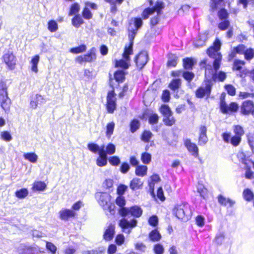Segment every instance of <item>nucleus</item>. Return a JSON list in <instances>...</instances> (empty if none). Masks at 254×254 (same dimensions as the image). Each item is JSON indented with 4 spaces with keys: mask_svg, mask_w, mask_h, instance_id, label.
Returning <instances> with one entry per match:
<instances>
[{
    "mask_svg": "<svg viewBox=\"0 0 254 254\" xmlns=\"http://www.w3.org/2000/svg\"><path fill=\"white\" fill-rule=\"evenodd\" d=\"M116 98L114 91L113 90L109 92L107 97V108L109 113H112L115 110L116 106Z\"/></svg>",
    "mask_w": 254,
    "mask_h": 254,
    "instance_id": "10",
    "label": "nucleus"
},
{
    "mask_svg": "<svg viewBox=\"0 0 254 254\" xmlns=\"http://www.w3.org/2000/svg\"><path fill=\"white\" fill-rule=\"evenodd\" d=\"M84 56L85 62H92L94 61L96 59V49L95 48H92L89 50V52L87 54L84 55Z\"/></svg>",
    "mask_w": 254,
    "mask_h": 254,
    "instance_id": "24",
    "label": "nucleus"
},
{
    "mask_svg": "<svg viewBox=\"0 0 254 254\" xmlns=\"http://www.w3.org/2000/svg\"><path fill=\"white\" fill-rule=\"evenodd\" d=\"M199 135L198 143L200 145H203L206 143L208 138L206 135L207 128L206 127L201 126L199 127Z\"/></svg>",
    "mask_w": 254,
    "mask_h": 254,
    "instance_id": "18",
    "label": "nucleus"
},
{
    "mask_svg": "<svg viewBox=\"0 0 254 254\" xmlns=\"http://www.w3.org/2000/svg\"><path fill=\"white\" fill-rule=\"evenodd\" d=\"M148 60V56L146 52L143 51L138 54L135 58V62L137 66L140 69L142 68Z\"/></svg>",
    "mask_w": 254,
    "mask_h": 254,
    "instance_id": "11",
    "label": "nucleus"
},
{
    "mask_svg": "<svg viewBox=\"0 0 254 254\" xmlns=\"http://www.w3.org/2000/svg\"><path fill=\"white\" fill-rule=\"evenodd\" d=\"M126 203V200L125 197L123 196L119 195L116 199V204L120 207L118 212L120 214V211L123 208H127L125 207Z\"/></svg>",
    "mask_w": 254,
    "mask_h": 254,
    "instance_id": "32",
    "label": "nucleus"
},
{
    "mask_svg": "<svg viewBox=\"0 0 254 254\" xmlns=\"http://www.w3.org/2000/svg\"><path fill=\"white\" fill-rule=\"evenodd\" d=\"M164 7V4L162 1H157L154 7L152 8L153 9V11H156L158 14H159L160 11Z\"/></svg>",
    "mask_w": 254,
    "mask_h": 254,
    "instance_id": "52",
    "label": "nucleus"
},
{
    "mask_svg": "<svg viewBox=\"0 0 254 254\" xmlns=\"http://www.w3.org/2000/svg\"><path fill=\"white\" fill-rule=\"evenodd\" d=\"M86 49V46L85 45H81L78 47L71 48L69 51L73 54H79L85 52Z\"/></svg>",
    "mask_w": 254,
    "mask_h": 254,
    "instance_id": "39",
    "label": "nucleus"
},
{
    "mask_svg": "<svg viewBox=\"0 0 254 254\" xmlns=\"http://www.w3.org/2000/svg\"><path fill=\"white\" fill-rule=\"evenodd\" d=\"M48 28L51 32H56L58 29L57 23L54 20H50L48 24Z\"/></svg>",
    "mask_w": 254,
    "mask_h": 254,
    "instance_id": "49",
    "label": "nucleus"
},
{
    "mask_svg": "<svg viewBox=\"0 0 254 254\" xmlns=\"http://www.w3.org/2000/svg\"><path fill=\"white\" fill-rule=\"evenodd\" d=\"M105 251L104 248H99L96 249L86 251L83 252V254H101Z\"/></svg>",
    "mask_w": 254,
    "mask_h": 254,
    "instance_id": "54",
    "label": "nucleus"
},
{
    "mask_svg": "<svg viewBox=\"0 0 254 254\" xmlns=\"http://www.w3.org/2000/svg\"><path fill=\"white\" fill-rule=\"evenodd\" d=\"M173 212L176 217L185 221H187L191 216V210L188 203H181L176 205Z\"/></svg>",
    "mask_w": 254,
    "mask_h": 254,
    "instance_id": "4",
    "label": "nucleus"
},
{
    "mask_svg": "<svg viewBox=\"0 0 254 254\" xmlns=\"http://www.w3.org/2000/svg\"><path fill=\"white\" fill-rule=\"evenodd\" d=\"M243 194L244 198L247 201L251 200L254 196L253 191L249 189H245L244 190Z\"/></svg>",
    "mask_w": 254,
    "mask_h": 254,
    "instance_id": "44",
    "label": "nucleus"
},
{
    "mask_svg": "<svg viewBox=\"0 0 254 254\" xmlns=\"http://www.w3.org/2000/svg\"><path fill=\"white\" fill-rule=\"evenodd\" d=\"M137 223V221L135 219H132L129 221L126 218H122L120 220L119 225L122 228L123 232L129 234L131 229L136 226Z\"/></svg>",
    "mask_w": 254,
    "mask_h": 254,
    "instance_id": "8",
    "label": "nucleus"
},
{
    "mask_svg": "<svg viewBox=\"0 0 254 254\" xmlns=\"http://www.w3.org/2000/svg\"><path fill=\"white\" fill-rule=\"evenodd\" d=\"M1 97H8L7 86L3 82H0V98Z\"/></svg>",
    "mask_w": 254,
    "mask_h": 254,
    "instance_id": "45",
    "label": "nucleus"
},
{
    "mask_svg": "<svg viewBox=\"0 0 254 254\" xmlns=\"http://www.w3.org/2000/svg\"><path fill=\"white\" fill-rule=\"evenodd\" d=\"M46 246L47 249L50 251L52 254H56V251L57 250V248L56 246H55L53 243L47 242Z\"/></svg>",
    "mask_w": 254,
    "mask_h": 254,
    "instance_id": "60",
    "label": "nucleus"
},
{
    "mask_svg": "<svg viewBox=\"0 0 254 254\" xmlns=\"http://www.w3.org/2000/svg\"><path fill=\"white\" fill-rule=\"evenodd\" d=\"M109 162L113 166H118L120 163V159L118 157L114 156L109 158Z\"/></svg>",
    "mask_w": 254,
    "mask_h": 254,
    "instance_id": "63",
    "label": "nucleus"
},
{
    "mask_svg": "<svg viewBox=\"0 0 254 254\" xmlns=\"http://www.w3.org/2000/svg\"><path fill=\"white\" fill-rule=\"evenodd\" d=\"M220 41L218 40H216L214 43V46L210 47L207 51V53L209 56L214 59L213 67L216 71L219 68L222 59V56L220 53L218 52L220 49Z\"/></svg>",
    "mask_w": 254,
    "mask_h": 254,
    "instance_id": "3",
    "label": "nucleus"
},
{
    "mask_svg": "<svg viewBox=\"0 0 254 254\" xmlns=\"http://www.w3.org/2000/svg\"><path fill=\"white\" fill-rule=\"evenodd\" d=\"M23 157L25 160L32 163H36L38 159V155L34 152L24 153Z\"/></svg>",
    "mask_w": 254,
    "mask_h": 254,
    "instance_id": "26",
    "label": "nucleus"
},
{
    "mask_svg": "<svg viewBox=\"0 0 254 254\" xmlns=\"http://www.w3.org/2000/svg\"><path fill=\"white\" fill-rule=\"evenodd\" d=\"M115 126V123L113 122L107 124L106 126V135L108 138H110L111 136L113 133Z\"/></svg>",
    "mask_w": 254,
    "mask_h": 254,
    "instance_id": "40",
    "label": "nucleus"
},
{
    "mask_svg": "<svg viewBox=\"0 0 254 254\" xmlns=\"http://www.w3.org/2000/svg\"><path fill=\"white\" fill-rule=\"evenodd\" d=\"M183 76L188 81H190L193 78L194 75L192 72L189 71L183 72Z\"/></svg>",
    "mask_w": 254,
    "mask_h": 254,
    "instance_id": "64",
    "label": "nucleus"
},
{
    "mask_svg": "<svg viewBox=\"0 0 254 254\" xmlns=\"http://www.w3.org/2000/svg\"><path fill=\"white\" fill-rule=\"evenodd\" d=\"M254 109V102L251 100H247L243 103L241 107V112L243 115H249L252 113Z\"/></svg>",
    "mask_w": 254,
    "mask_h": 254,
    "instance_id": "15",
    "label": "nucleus"
},
{
    "mask_svg": "<svg viewBox=\"0 0 254 254\" xmlns=\"http://www.w3.org/2000/svg\"><path fill=\"white\" fill-rule=\"evenodd\" d=\"M141 159L144 164H148L151 161V155L148 153L144 152L141 154Z\"/></svg>",
    "mask_w": 254,
    "mask_h": 254,
    "instance_id": "51",
    "label": "nucleus"
},
{
    "mask_svg": "<svg viewBox=\"0 0 254 254\" xmlns=\"http://www.w3.org/2000/svg\"><path fill=\"white\" fill-rule=\"evenodd\" d=\"M212 83L210 81H206L196 91L195 95L197 98H201L205 96H208L210 94Z\"/></svg>",
    "mask_w": 254,
    "mask_h": 254,
    "instance_id": "7",
    "label": "nucleus"
},
{
    "mask_svg": "<svg viewBox=\"0 0 254 254\" xmlns=\"http://www.w3.org/2000/svg\"><path fill=\"white\" fill-rule=\"evenodd\" d=\"M246 47L243 45H240L234 48L232 52V53L230 54L229 56L231 58H233L235 57L236 53L238 54H243L246 51Z\"/></svg>",
    "mask_w": 254,
    "mask_h": 254,
    "instance_id": "30",
    "label": "nucleus"
},
{
    "mask_svg": "<svg viewBox=\"0 0 254 254\" xmlns=\"http://www.w3.org/2000/svg\"><path fill=\"white\" fill-rule=\"evenodd\" d=\"M207 39V33L206 32L200 34L198 38L194 42V45L196 48H199L205 45Z\"/></svg>",
    "mask_w": 254,
    "mask_h": 254,
    "instance_id": "23",
    "label": "nucleus"
},
{
    "mask_svg": "<svg viewBox=\"0 0 254 254\" xmlns=\"http://www.w3.org/2000/svg\"><path fill=\"white\" fill-rule=\"evenodd\" d=\"M145 115L148 119V122L151 125L156 124L158 122L159 116L153 111H148L145 113Z\"/></svg>",
    "mask_w": 254,
    "mask_h": 254,
    "instance_id": "22",
    "label": "nucleus"
},
{
    "mask_svg": "<svg viewBox=\"0 0 254 254\" xmlns=\"http://www.w3.org/2000/svg\"><path fill=\"white\" fill-rule=\"evenodd\" d=\"M142 214V210L140 206L134 205L131 207L123 208L120 211V215L123 217L130 215L135 217H139Z\"/></svg>",
    "mask_w": 254,
    "mask_h": 254,
    "instance_id": "6",
    "label": "nucleus"
},
{
    "mask_svg": "<svg viewBox=\"0 0 254 254\" xmlns=\"http://www.w3.org/2000/svg\"><path fill=\"white\" fill-rule=\"evenodd\" d=\"M5 64L9 69H13L16 64V58L12 53L7 52L3 56Z\"/></svg>",
    "mask_w": 254,
    "mask_h": 254,
    "instance_id": "12",
    "label": "nucleus"
},
{
    "mask_svg": "<svg viewBox=\"0 0 254 254\" xmlns=\"http://www.w3.org/2000/svg\"><path fill=\"white\" fill-rule=\"evenodd\" d=\"M194 63L193 59L190 58H187L183 60V66L185 69H191Z\"/></svg>",
    "mask_w": 254,
    "mask_h": 254,
    "instance_id": "43",
    "label": "nucleus"
},
{
    "mask_svg": "<svg viewBox=\"0 0 254 254\" xmlns=\"http://www.w3.org/2000/svg\"><path fill=\"white\" fill-rule=\"evenodd\" d=\"M181 84V81L180 79H173L169 84V87L172 90L178 89Z\"/></svg>",
    "mask_w": 254,
    "mask_h": 254,
    "instance_id": "36",
    "label": "nucleus"
},
{
    "mask_svg": "<svg viewBox=\"0 0 254 254\" xmlns=\"http://www.w3.org/2000/svg\"><path fill=\"white\" fill-rule=\"evenodd\" d=\"M140 123L138 120L135 119L132 120L130 125L131 131L132 132H135L137 129H138Z\"/></svg>",
    "mask_w": 254,
    "mask_h": 254,
    "instance_id": "55",
    "label": "nucleus"
},
{
    "mask_svg": "<svg viewBox=\"0 0 254 254\" xmlns=\"http://www.w3.org/2000/svg\"><path fill=\"white\" fill-rule=\"evenodd\" d=\"M160 111L162 114L163 116L172 114L169 106L166 105H163L161 107Z\"/></svg>",
    "mask_w": 254,
    "mask_h": 254,
    "instance_id": "56",
    "label": "nucleus"
},
{
    "mask_svg": "<svg viewBox=\"0 0 254 254\" xmlns=\"http://www.w3.org/2000/svg\"><path fill=\"white\" fill-rule=\"evenodd\" d=\"M147 167L146 166H138L135 169V173L136 176L144 177L147 174Z\"/></svg>",
    "mask_w": 254,
    "mask_h": 254,
    "instance_id": "29",
    "label": "nucleus"
},
{
    "mask_svg": "<svg viewBox=\"0 0 254 254\" xmlns=\"http://www.w3.org/2000/svg\"><path fill=\"white\" fill-rule=\"evenodd\" d=\"M245 58L247 60H250L253 58L254 56V51L252 49H247L244 52Z\"/></svg>",
    "mask_w": 254,
    "mask_h": 254,
    "instance_id": "59",
    "label": "nucleus"
},
{
    "mask_svg": "<svg viewBox=\"0 0 254 254\" xmlns=\"http://www.w3.org/2000/svg\"><path fill=\"white\" fill-rule=\"evenodd\" d=\"M1 139L6 141H9L11 140L12 137L10 133L7 131H3L0 132Z\"/></svg>",
    "mask_w": 254,
    "mask_h": 254,
    "instance_id": "58",
    "label": "nucleus"
},
{
    "mask_svg": "<svg viewBox=\"0 0 254 254\" xmlns=\"http://www.w3.org/2000/svg\"><path fill=\"white\" fill-rule=\"evenodd\" d=\"M87 147L90 151L94 153L98 152L100 154V152L102 149L103 151H105L104 146H99L98 144L94 143H88Z\"/></svg>",
    "mask_w": 254,
    "mask_h": 254,
    "instance_id": "25",
    "label": "nucleus"
},
{
    "mask_svg": "<svg viewBox=\"0 0 254 254\" xmlns=\"http://www.w3.org/2000/svg\"><path fill=\"white\" fill-rule=\"evenodd\" d=\"M218 201L220 204L222 205L228 206L230 207L232 206L235 203L233 200L230 199L229 198H225L221 195H220L218 197Z\"/></svg>",
    "mask_w": 254,
    "mask_h": 254,
    "instance_id": "34",
    "label": "nucleus"
},
{
    "mask_svg": "<svg viewBox=\"0 0 254 254\" xmlns=\"http://www.w3.org/2000/svg\"><path fill=\"white\" fill-rule=\"evenodd\" d=\"M115 225L110 224L106 229L105 233L103 235L104 239L106 241L111 240L115 234Z\"/></svg>",
    "mask_w": 254,
    "mask_h": 254,
    "instance_id": "19",
    "label": "nucleus"
},
{
    "mask_svg": "<svg viewBox=\"0 0 254 254\" xmlns=\"http://www.w3.org/2000/svg\"><path fill=\"white\" fill-rule=\"evenodd\" d=\"M161 235L158 231L154 230L152 231L149 234V238L152 241H158L161 239Z\"/></svg>",
    "mask_w": 254,
    "mask_h": 254,
    "instance_id": "42",
    "label": "nucleus"
},
{
    "mask_svg": "<svg viewBox=\"0 0 254 254\" xmlns=\"http://www.w3.org/2000/svg\"><path fill=\"white\" fill-rule=\"evenodd\" d=\"M85 5L82 11V16L85 19H90L92 17V14L88 9V7H89L93 9H96L97 8V5L94 3L89 1H86L85 2Z\"/></svg>",
    "mask_w": 254,
    "mask_h": 254,
    "instance_id": "13",
    "label": "nucleus"
},
{
    "mask_svg": "<svg viewBox=\"0 0 254 254\" xmlns=\"http://www.w3.org/2000/svg\"><path fill=\"white\" fill-rule=\"evenodd\" d=\"M95 197L99 205L104 209L108 210L111 214L115 213V205L111 203V196L106 192H97Z\"/></svg>",
    "mask_w": 254,
    "mask_h": 254,
    "instance_id": "2",
    "label": "nucleus"
},
{
    "mask_svg": "<svg viewBox=\"0 0 254 254\" xmlns=\"http://www.w3.org/2000/svg\"><path fill=\"white\" fill-rule=\"evenodd\" d=\"M106 153L109 155H112L115 152L116 146L112 143H109L106 147Z\"/></svg>",
    "mask_w": 254,
    "mask_h": 254,
    "instance_id": "57",
    "label": "nucleus"
},
{
    "mask_svg": "<svg viewBox=\"0 0 254 254\" xmlns=\"http://www.w3.org/2000/svg\"><path fill=\"white\" fill-rule=\"evenodd\" d=\"M210 8L214 10L223 6L224 0H210Z\"/></svg>",
    "mask_w": 254,
    "mask_h": 254,
    "instance_id": "35",
    "label": "nucleus"
},
{
    "mask_svg": "<svg viewBox=\"0 0 254 254\" xmlns=\"http://www.w3.org/2000/svg\"><path fill=\"white\" fill-rule=\"evenodd\" d=\"M28 191L26 189H22L15 192V195L17 197L22 199L27 196Z\"/></svg>",
    "mask_w": 254,
    "mask_h": 254,
    "instance_id": "48",
    "label": "nucleus"
},
{
    "mask_svg": "<svg viewBox=\"0 0 254 254\" xmlns=\"http://www.w3.org/2000/svg\"><path fill=\"white\" fill-rule=\"evenodd\" d=\"M142 24V20L140 18H134L130 20L128 27L129 44L125 47L122 59L114 61L115 67H120L123 69H127L129 67L130 62L129 56L133 54V40L138 29L141 27Z\"/></svg>",
    "mask_w": 254,
    "mask_h": 254,
    "instance_id": "1",
    "label": "nucleus"
},
{
    "mask_svg": "<svg viewBox=\"0 0 254 254\" xmlns=\"http://www.w3.org/2000/svg\"><path fill=\"white\" fill-rule=\"evenodd\" d=\"M245 177L248 179L252 180L254 178V172H253L250 167L247 165L245 172Z\"/></svg>",
    "mask_w": 254,
    "mask_h": 254,
    "instance_id": "62",
    "label": "nucleus"
},
{
    "mask_svg": "<svg viewBox=\"0 0 254 254\" xmlns=\"http://www.w3.org/2000/svg\"><path fill=\"white\" fill-rule=\"evenodd\" d=\"M185 145L189 151L190 152L193 156L195 157L198 156V149L195 143H192L190 139H187L185 141Z\"/></svg>",
    "mask_w": 254,
    "mask_h": 254,
    "instance_id": "17",
    "label": "nucleus"
},
{
    "mask_svg": "<svg viewBox=\"0 0 254 254\" xmlns=\"http://www.w3.org/2000/svg\"><path fill=\"white\" fill-rule=\"evenodd\" d=\"M46 102V100L44 96L37 94L32 98L30 103V107L33 109H36L39 105L44 104Z\"/></svg>",
    "mask_w": 254,
    "mask_h": 254,
    "instance_id": "14",
    "label": "nucleus"
},
{
    "mask_svg": "<svg viewBox=\"0 0 254 254\" xmlns=\"http://www.w3.org/2000/svg\"><path fill=\"white\" fill-rule=\"evenodd\" d=\"M178 58L176 55H171L167 62V65L168 66H175L177 64Z\"/></svg>",
    "mask_w": 254,
    "mask_h": 254,
    "instance_id": "47",
    "label": "nucleus"
},
{
    "mask_svg": "<svg viewBox=\"0 0 254 254\" xmlns=\"http://www.w3.org/2000/svg\"><path fill=\"white\" fill-rule=\"evenodd\" d=\"M40 57L38 55L35 56L31 61V70L35 73H37L38 71V64L39 63Z\"/></svg>",
    "mask_w": 254,
    "mask_h": 254,
    "instance_id": "31",
    "label": "nucleus"
},
{
    "mask_svg": "<svg viewBox=\"0 0 254 254\" xmlns=\"http://www.w3.org/2000/svg\"><path fill=\"white\" fill-rule=\"evenodd\" d=\"M99 155L96 160L97 165L99 167L106 166L107 164V156L105 151H103L102 149Z\"/></svg>",
    "mask_w": 254,
    "mask_h": 254,
    "instance_id": "20",
    "label": "nucleus"
},
{
    "mask_svg": "<svg viewBox=\"0 0 254 254\" xmlns=\"http://www.w3.org/2000/svg\"><path fill=\"white\" fill-rule=\"evenodd\" d=\"M46 184L41 181H37L33 183L32 189L33 191H43L46 188Z\"/></svg>",
    "mask_w": 254,
    "mask_h": 254,
    "instance_id": "27",
    "label": "nucleus"
},
{
    "mask_svg": "<svg viewBox=\"0 0 254 254\" xmlns=\"http://www.w3.org/2000/svg\"><path fill=\"white\" fill-rule=\"evenodd\" d=\"M143 185V182L139 178L133 179L129 185V187L132 190H136L141 189Z\"/></svg>",
    "mask_w": 254,
    "mask_h": 254,
    "instance_id": "21",
    "label": "nucleus"
},
{
    "mask_svg": "<svg viewBox=\"0 0 254 254\" xmlns=\"http://www.w3.org/2000/svg\"><path fill=\"white\" fill-rule=\"evenodd\" d=\"M59 217L63 220H67L76 215V213L71 209L62 208L59 212Z\"/></svg>",
    "mask_w": 254,
    "mask_h": 254,
    "instance_id": "16",
    "label": "nucleus"
},
{
    "mask_svg": "<svg viewBox=\"0 0 254 254\" xmlns=\"http://www.w3.org/2000/svg\"><path fill=\"white\" fill-rule=\"evenodd\" d=\"M125 72L124 70H119L114 74V77L117 82H123L125 79Z\"/></svg>",
    "mask_w": 254,
    "mask_h": 254,
    "instance_id": "38",
    "label": "nucleus"
},
{
    "mask_svg": "<svg viewBox=\"0 0 254 254\" xmlns=\"http://www.w3.org/2000/svg\"><path fill=\"white\" fill-rule=\"evenodd\" d=\"M242 140L241 136L235 135L230 139V143L234 146H237L239 145Z\"/></svg>",
    "mask_w": 254,
    "mask_h": 254,
    "instance_id": "53",
    "label": "nucleus"
},
{
    "mask_svg": "<svg viewBox=\"0 0 254 254\" xmlns=\"http://www.w3.org/2000/svg\"><path fill=\"white\" fill-rule=\"evenodd\" d=\"M0 103L1 108L5 111L8 110L10 107V100L8 97H1Z\"/></svg>",
    "mask_w": 254,
    "mask_h": 254,
    "instance_id": "28",
    "label": "nucleus"
},
{
    "mask_svg": "<svg viewBox=\"0 0 254 254\" xmlns=\"http://www.w3.org/2000/svg\"><path fill=\"white\" fill-rule=\"evenodd\" d=\"M153 134L149 130H145L142 134L141 139V140L145 142H148L150 141L152 138Z\"/></svg>",
    "mask_w": 254,
    "mask_h": 254,
    "instance_id": "41",
    "label": "nucleus"
},
{
    "mask_svg": "<svg viewBox=\"0 0 254 254\" xmlns=\"http://www.w3.org/2000/svg\"><path fill=\"white\" fill-rule=\"evenodd\" d=\"M83 23V20L79 15H75L72 19V24L76 28H78Z\"/></svg>",
    "mask_w": 254,
    "mask_h": 254,
    "instance_id": "37",
    "label": "nucleus"
},
{
    "mask_svg": "<svg viewBox=\"0 0 254 254\" xmlns=\"http://www.w3.org/2000/svg\"><path fill=\"white\" fill-rule=\"evenodd\" d=\"M163 121L168 126H172L175 123V120L172 116V114L163 116Z\"/></svg>",
    "mask_w": 254,
    "mask_h": 254,
    "instance_id": "33",
    "label": "nucleus"
},
{
    "mask_svg": "<svg viewBox=\"0 0 254 254\" xmlns=\"http://www.w3.org/2000/svg\"><path fill=\"white\" fill-rule=\"evenodd\" d=\"M210 66L209 67H206L205 69V75L208 76H211L212 78L213 79H216L218 78L219 81H224L226 77V73L222 71H220L218 75L217 74V71H216L215 68L212 69L210 68Z\"/></svg>",
    "mask_w": 254,
    "mask_h": 254,
    "instance_id": "9",
    "label": "nucleus"
},
{
    "mask_svg": "<svg viewBox=\"0 0 254 254\" xmlns=\"http://www.w3.org/2000/svg\"><path fill=\"white\" fill-rule=\"evenodd\" d=\"M220 107V110L222 113L232 114L233 113L237 112L239 106L236 102H231L230 104H227L224 100V97L221 96Z\"/></svg>",
    "mask_w": 254,
    "mask_h": 254,
    "instance_id": "5",
    "label": "nucleus"
},
{
    "mask_svg": "<svg viewBox=\"0 0 254 254\" xmlns=\"http://www.w3.org/2000/svg\"><path fill=\"white\" fill-rule=\"evenodd\" d=\"M154 13L153 9L152 8H147L143 10L142 13V16L145 19H147L149 15Z\"/></svg>",
    "mask_w": 254,
    "mask_h": 254,
    "instance_id": "61",
    "label": "nucleus"
},
{
    "mask_svg": "<svg viewBox=\"0 0 254 254\" xmlns=\"http://www.w3.org/2000/svg\"><path fill=\"white\" fill-rule=\"evenodd\" d=\"M233 131L235 135L240 136H243L244 134V130L243 128L239 125H235L233 127Z\"/></svg>",
    "mask_w": 254,
    "mask_h": 254,
    "instance_id": "50",
    "label": "nucleus"
},
{
    "mask_svg": "<svg viewBox=\"0 0 254 254\" xmlns=\"http://www.w3.org/2000/svg\"><path fill=\"white\" fill-rule=\"evenodd\" d=\"M79 10L80 5L78 3L75 2L71 5L68 14L70 16L74 15L78 12Z\"/></svg>",
    "mask_w": 254,
    "mask_h": 254,
    "instance_id": "46",
    "label": "nucleus"
}]
</instances>
